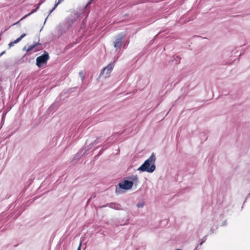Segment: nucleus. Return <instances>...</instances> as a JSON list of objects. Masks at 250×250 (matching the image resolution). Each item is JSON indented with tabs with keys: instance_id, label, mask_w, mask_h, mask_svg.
Masks as SVG:
<instances>
[{
	"instance_id": "nucleus-1",
	"label": "nucleus",
	"mask_w": 250,
	"mask_h": 250,
	"mask_svg": "<svg viewBox=\"0 0 250 250\" xmlns=\"http://www.w3.org/2000/svg\"><path fill=\"white\" fill-rule=\"evenodd\" d=\"M156 160L155 154L154 153H152L150 156L138 167L137 170L142 172H147L148 173H152L156 169Z\"/></svg>"
},
{
	"instance_id": "nucleus-2",
	"label": "nucleus",
	"mask_w": 250,
	"mask_h": 250,
	"mask_svg": "<svg viewBox=\"0 0 250 250\" xmlns=\"http://www.w3.org/2000/svg\"><path fill=\"white\" fill-rule=\"evenodd\" d=\"M119 188L116 187L115 192L117 194H120L121 189L128 190L132 188L133 186V181H130L125 180L118 184Z\"/></svg>"
},
{
	"instance_id": "nucleus-3",
	"label": "nucleus",
	"mask_w": 250,
	"mask_h": 250,
	"mask_svg": "<svg viewBox=\"0 0 250 250\" xmlns=\"http://www.w3.org/2000/svg\"><path fill=\"white\" fill-rule=\"evenodd\" d=\"M49 59V54L45 51L41 56L38 57L36 59V65L38 67H41L43 64L46 63Z\"/></svg>"
},
{
	"instance_id": "nucleus-4",
	"label": "nucleus",
	"mask_w": 250,
	"mask_h": 250,
	"mask_svg": "<svg viewBox=\"0 0 250 250\" xmlns=\"http://www.w3.org/2000/svg\"><path fill=\"white\" fill-rule=\"evenodd\" d=\"M125 37V35L124 33H121L117 36H116L115 40L114 42V46L116 50L120 49Z\"/></svg>"
},
{
	"instance_id": "nucleus-5",
	"label": "nucleus",
	"mask_w": 250,
	"mask_h": 250,
	"mask_svg": "<svg viewBox=\"0 0 250 250\" xmlns=\"http://www.w3.org/2000/svg\"><path fill=\"white\" fill-rule=\"evenodd\" d=\"M114 67V64L112 63H110L108 65H107L104 68L100 74V76H102L104 75V73H105V78H107L109 76L110 74L111 73L112 70H113Z\"/></svg>"
},
{
	"instance_id": "nucleus-6",
	"label": "nucleus",
	"mask_w": 250,
	"mask_h": 250,
	"mask_svg": "<svg viewBox=\"0 0 250 250\" xmlns=\"http://www.w3.org/2000/svg\"><path fill=\"white\" fill-rule=\"evenodd\" d=\"M93 146L94 145L92 143H90L87 147L85 146V145L84 146V148L85 149V151H84V152L82 153L83 148L81 149L79 152H77L76 156H75V160H78L82 156L85 154L86 152L90 150Z\"/></svg>"
},
{
	"instance_id": "nucleus-7",
	"label": "nucleus",
	"mask_w": 250,
	"mask_h": 250,
	"mask_svg": "<svg viewBox=\"0 0 250 250\" xmlns=\"http://www.w3.org/2000/svg\"><path fill=\"white\" fill-rule=\"evenodd\" d=\"M41 44L39 42H34L33 44L30 46L26 49V54L22 57L21 60H22V62L24 61V59L26 58V56L28 55V53L33 50L34 48H35L36 47L38 46L39 45H41Z\"/></svg>"
},
{
	"instance_id": "nucleus-8",
	"label": "nucleus",
	"mask_w": 250,
	"mask_h": 250,
	"mask_svg": "<svg viewBox=\"0 0 250 250\" xmlns=\"http://www.w3.org/2000/svg\"><path fill=\"white\" fill-rule=\"evenodd\" d=\"M109 208L114 209L117 210H122L123 208L122 207V206L120 204L115 203V202H111L109 203Z\"/></svg>"
},
{
	"instance_id": "nucleus-9",
	"label": "nucleus",
	"mask_w": 250,
	"mask_h": 250,
	"mask_svg": "<svg viewBox=\"0 0 250 250\" xmlns=\"http://www.w3.org/2000/svg\"><path fill=\"white\" fill-rule=\"evenodd\" d=\"M75 21L76 19L74 17H70L66 21L65 26L68 29Z\"/></svg>"
},
{
	"instance_id": "nucleus-10",
	"label": "nucleus",
	"mask_w": 250,
	"mask_h": 250,
	"mask_svg": "<svg viewBox=\"0 0 250 250\" xmlns=\"http://www.w3.org/2000/svg\"><path fill=\"white\" fill-rule=\"evenodd\" d=\"M128 179L130 180V181H133V184L134 183L135 184H137L139 182V179L137 175H132L129 177Z\"/></svg>"
},
{
	"instance_id": "nucleus-11",
	"label": "nucleus",
	"mask_w": 250,
	"mask_h": 250,
	"mask_svg": "<svg viewBox=\"0 0 250 250\" xmlns=\"http://www.w3.org/2000/svg\"><path fill=\"white\" fill-rule=\"evenodd\" d=\"M41 5H39V3L37 4V7L35 9H33L31 12H30L29 13L26 14V15H25L23 17H22L21 18V19H24L25 18L27 17V16L33 14L34 13H35L40 7V6Z\"/></svg>"
},
{
	"instance_id": "nucleus-12",
	"label": "nucleus",
	"mask_w": 250,
	"mask_h": 250,
	"mask_svg": "<svg viewBox=\"0 0 250 250\" xmlns=\"http://www.w3.org/2000/svg\"><path fill=\"white\" fill-rule=\"evenodd\" d=\"M26 34L25 33L22 34L19 38L17 39L16 40L13 41L14 44L18 43L20 42L22 39H23L24 37H25Z\"/></svg>"
},
{
	"instance_id": "nucleus-13",
	"label": "nucleus",
	"mask_w": 250,
	"mask_h": 250,
	"mask_svg": "<svg viewBox=\"0 0 250 250\" xmlns=\"http://www.w3.org/2000/svg\"><path fill=\"white\" fill-rule=\"evenodd\" d=\"M26 34L25 33L22 34L19 38L17 39L16 40L13 41L14 44L18 43L20 42L22 39H23L24 37H25Z\"/></svg>"
},
{
	"instance_id": "nucleus-14",
	"label": "nucleus",
	"mask_w": 250,
	"mask_h": 250,
	"mask_svg": "<svg viewBox=\"0 0 250 250\" xmlns=\"http://www.w3.org/2000/svg\"><path fill=\"white\" fill-rule=\"evenodd\" d=\"M58 5L57 4H55L54 7L52 8V9L51 10H50L49 12V14H48V16L46 18L45 20V21L44 22V24H45L47 18H48V17L49 16V15L51 14V13L56 9V8L57 7Z\"/></svg>"
},
{
	"instance_id": "nucleus-15",
	"label": "nucleus",
	"mask_w": 250,
	"mask_h": 250,
	"mask_svg": "<svg viewBox=\"0 0 250 250\" xmlns=\"http://www.w3.org/2000/svg\"><path fill=\"white\" fill-rule=\"evenodd\" d=\"M104 151V148H102L99 152L98 154L94 157V159L97 160L99 157L103 154Z\"/></svg>"
},
{
	"instance_id": "nucleus-16",
	"label": "nucleus",
	"mask_w": 250,
	"mask_h": 250,
	"mask_svg": "<svg viewBox=\"0 0 250 250\" xmlns=\"http://www.w3.org/2000/svg\"><path fill=\"white\" fill-rule=\"evenodd\" d=\"M205 242V241H202L200 243H199L197 246L194 248L193 250H199L200 247L202 245V244Z\"/></svg>"
},
{
	"instance_id": "nucleus-17",
	"label": "nucleus",
	"mask_w": 250,
	"mask_h": 250,
	"mask_svg": "<svg viewBox=\"0 0 250 250\" xmlns=\"http://www.w3.org/2000/svg\"><path fill=\"white\" fill-rule=\"evenodd\" d=\"M173 58L174 59V60L175 61L176 63L177 64H179L180 62V58H179L178 56H173Z\"/></svg>"
},
{
	"instance_id": "nucleus-18",
	"label": "nucleus",
	"mask_w": 250,
	"mask_h": 250,
	"mask_svg": "<svg viewBox=\"0 0 250 250\" xmlns=\"http://www.w3.org/2000/svg\"><path fill=\"white\" fill-rule=\"evenodd\" d=\"M79 76L81 78V80L82 81H83V80L85 78V77H84V74L83 73V71H81L79 73Z\"/></svg>"
},
{
	"instance_id": "nucleus-19",
	"label": "nucleus",
	"mask_w": 250,
	"mask_h": 250,
	"mask_svg": "<svg viewBox=\"0 0 250 250\" xmlns=\"http://www.w3.org/2000/svg\"><path fill=\"white\" fill-rule=\"evenodd\" d=\"M145 205V203L144 202H141L137 204L136 206L138 208H143Z\"/></svg>"
},
{
	"instance_id": "nucleus-20",
	"label": "nucleus",
	"mask_w": 250,
	"mask_h": 250,
	"mask_svg": "<svg viewBox=\"0 0 250 250\" xmlns=\"http://www.w3.org/2000/svg\"><path fill=\"white\" fill-rule=\"evenodd\" d=\"M101 137H98L94 141H93L92 143L93 144V145H95L100 142Z\"/></svg>"
},
{
	"instance_id": "nucleus-21",
	"label": "nucleus",
	"mask_w": 250,
	"mask_h": 250,
	"mask_svg": "<svg viewBox=\"0 0 250 250\" xmlns=\"http://www.w3.org/2000/svg\"><path fill=\"white\" fill-rule=\"evenodd\" d=\"M4 120H5V116H4V114H3L2 116V118H1V123H0V124H1V127L2 126V125H3L4 124Z\"/></svg>"
},
{
	"instance_id": "nucleus-22",
	"label": "nucleus",
	"mask_w": 250,
	"mask_h": 250,
	"mask_svg": "<svg viewBox=\"0 0 250 250\" xmlns=\"http://www.w3.org/2000/svg\"><path fill=\"white\" fill-rule=\"evenodd\" d=\"M96 197V195L95 193L93 194L88 199L87 203H89L91 200H92L93 198H94Z\"/></svg>"
},
{
	"instance_id": "nucleus-23",
	"label": "nucleus",
	"mask_w": 250,
	"mask_h": 250,
	"mask_svg": "<svg viewBox=\"0 0 250 250\" xmlns=\"http://www.w3.org/2000/svg\"><path fill=\"white\" fill-rule=\"evenodd\" d=\"M109 145L105 143L103 145L102 148H104V151L107 148H108L109 147Z\"/></svg>"
},
{
	"instance_id": "nucleus-24",
	"label": "nucleus",
	"mask_w": 250,
	"mask_h": 250,
	"mask_svg": "<svg viewBox=\"0 0 250 250\" xmlns=\"http://www.w3.org/2000/svg\"><path fill=\"white\" fill-rule=\"evenodd\" d=\"M109 207V203H107L105 205H104L103 206H102L101 207H100V208H105V207Z\"/></svg>"
},
{
	"instance_id": "nucleus-25",
	"label": "nucleus",
	"mask_w": 250,
	"mask_h": 250,
	"mask_svg": "<svg viewBox=\"0 0 250 250\" xmlns=\"http://www.w3.org/2000/svg\"><path fill=\"white\" fill-rule=\"evenodd\" d=\"M14 44H14V42H12L8 44V46L9 47H11L13 46Z\"/></svg>"
},
{
	"instance_id": "nucleus-26",
	"label": "nucleus",
	"mask_w": 250,
	"mask_h": 250,
	"mask_svg": "<svg viewBox=\"0 0 250 250\" xmlns=\"http://www.w3.org/2000/svg\"><path fill=\"white\" fill-rule=\"evenodd\" d=\"M129 223V218H127L126 220V221L125 222V223H124L123 224V225H127Z\"/></svg>"
},
{
	"instance_id": "nucleus-27",
	"label": "nucleus",
	"mask_w": 250,
	"mask_h": 250,
	"mask_svg": "<svg viewBox=\"0 0 250 250\" xmlns=\"http://www.w3.org/2000/svg\"><path fill=\"white\" fill-rule=\"evenodd\" d=\"M63 0H58V2L56 3V4H57L58 5L60 3H61L62 2Z\"/></svg>"
},
{
	"instance_id": "nucleus-28",
	"label": "nucleus",
	"mask_w": 250,
	"mask_h": 250,
	"mask_svg": "<svg viewBox=\"0 0 250 250\" xmlns=\"http://www.w3.org/2000/svg\"><path fill=\"white\" fill-rule=\"evenodd\" d=\"M45 0H42L39 2V5H41L42 3H43Z\"/></svg>"
},
{
	"instance_id": "nucleus-29",
	"label": "nucleus",
	"mask_w": 250,
	"mask_h": 250,
	"mask_svg": "<svg viewBox=\"0 0 250 250\" xmlns=\"http://www.w3.org/2000/svg\"><path fill=\"white\" fill-rule=\"evenodd\" d=\"M149 1H151V2H158L159 1H160L161 0H148Z\"/></svg>"
},
{
	"instance_id": "nucleus-30",
	"label": "nucleus",
	"mask_w": 250,
	"mask_h": 250,
	"mask_svg": "<svg viewBox=\"0 0 250 250\" xmlns=\"http://www.w3.org/2000/svg\"><path fill=\"white\" fill-rule=\"evenodd\" d=\"M22 20V19H21L19 21H17V22H15V23H13L12 25H16V24H19V23L20 22V21H21Z\"/></svg>"
},
{
	"instance_id": "nucleus-31",
	"label": "nucleus",
	"mask_w": 250,
	"mask_h": 250,
	"mask_svg": "<svg viewBox=\"0 0 250 250\" xmlns=\"http://www.w3.org/2000/svg\"><path fill=\"white\" fill-rule=\"evenodd\" d=\"M226 224H227V221H226V220H225V221L223 222V224H222V226H225V225H226Z\"/></svg>"
},
{
	"instance_id": "nucleus-32",
	"label": "nucleus",
	"mask_w": 250,
	"mask_h": 250,
	"mask_svg": "<svg viewBox=\"0 0 250 250\" xmlns=\"http://www.w3.org/2000/svg\"><path fill=\"white\" fill-rule=\"evenodd\" d=\"M81 244H80L79 246L78 247L77 250H81Z\"/></svg>"
},
{
	"instance_id": "nucleus-33",
	"label": "nucleus",
	"mask_w": 250,
	"mask_h": 250,
	"mask_svg": "<svg viewBox=\"0 0 250 250\" xmlns=\"http://www.w3.org/2000/svg\"><path fill=\"white\" fill-rule=\"evenodd\" d=\"M5 51H3L0 54V57L5 53Z\"/></svg>"
},
{
	"instance_id": "nucleus-34",
	"label": "nucleus",
	"mask_w": 250,
	"mask_h": 250,
	"mask_svg": "<svg viewBox=\"0 0 250 250\" xmlns=\"http://www.w3.org/2000/svg\"><path fill=\"white\" fill-rule=\"evenodd\" d=\"M206 237H207V236H205L203 238V240H202V241H205H205H206V239H207Z\"/></svg>"
},
{
	"instance_id": "nucleus-35",
	"label": "nucleus",
	"mask_w": 250,
	"mask_h": 250,
	"mask_svg": "<svg viewBox=\"0 0 250 250\" xmlns=\"http://www.w3.org/2000/svg\"><path fill=\"white\" fill-rule=\"evenodd\" d=\"M26 46H24L23 48V50H26Z\"/></svg>"
},
{
	"instance_id": "nucleus-36",
	"label": "nucleus",
	"mask_w": 250,
	"mask_h": 250,
	"mask_svg": "<svg viewBox=\"0 0 250 250\" xmlns=\"http://www.w3.org/2000/svg\"><path fill=\"white\" fill-rule=\"evenodd\" d=\"M146 1H142V2H141L140 3H143V2H146Z\"/></svg>"
},
{
	"instance_id": "nucleus-37",
	"label": "nucleus",
	"mask_w": 250,
	"mask_h": 250,
	"mask_svg": "<svg viewBox=\"0 0 250 250\" xmlns=\"http://www.w3.org/2000/svg\"><path fill=\"white\" fill-rule=\"evenodd\" d=\"M38 50V49H36V50H35L34 51V52H36V51H37Z\"/></svg>"
},
{
	"instance_id": "nucleus-38",
	"label": "nucleus",
	"mask_w": 250,
	"mask_h": 250,
	"mask_svg": "<svg viewBox=\"0 0 250 250\" xmlns=\"http://www.w3.org/2000/svg\"><path fill=\"white\" fill-rule=\"evenodd\" d=\"M52 106H53V105H52V106H50V108H51L52 107Z\"/></svg>"
},
{
	"instance_id": "nucleus-39",
	"label": "nucleus",
	"mask_w": 250,
	"mask_h": 250,
	"mask_svg": "<svg viewBox=\"0 0 250 250\" xmlns=\"http://www.w3.org/2000/svg\"><path fill=\"white\" fill-rule=\"evenodd\" d=\"M176 250H180V249H176Z\"/></svg>"
}]
</instances>
